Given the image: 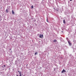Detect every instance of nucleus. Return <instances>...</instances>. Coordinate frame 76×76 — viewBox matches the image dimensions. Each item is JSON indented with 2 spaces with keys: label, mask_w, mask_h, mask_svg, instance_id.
Returning <instances> with one entry per match:
<instances>
[{
  "label": "nucleus",
  "mask_w": 76,
  "mask_h": 76,
  "mask_svg": "<svg viewBox=\"0 0 76 76\" xmlns=\"http://www.w3.org/2000/svg\"><path fill=\"white\" fill-rule=\"evenodd\" d=\"M57 42V40H54V42Z\"/></svg>",
  "instance_id": "nucleus-9"
},
{
  "label": "nucleus",
  "mask_w": 76,
  "mask_h": 76,
  "mask_svg": "<svg viewBox=\"0 0 76 76\" xmlns=\"http://www.w3.org/2000/svg\"><path fill=\"white\" fill-rule=\"evenodd\" d=\"M12 13L13 15L14 14H15V12H14V11L13 10H12Z\"/></svg>",
  "instance_id": "nucleus-5"
},
{
  "label": "nucleus",
  "mask_w": 76,
  "mask_h": 76,
  "mask_svg": "<svg viewBox=\"0 0 76 76\" xmlns=\"http://www.w3.org/2000/svg\"><path fill=\"white\" fill-rule=\"evenodd\" d=\"M18 72H19L20 75L18 76V75H17V76H22V74H21V72H19V71H18Z\"/></svg>",
  "instance_id": "nucleus-2"
},
{
  "label": "nucleus",
  "mask_w": 76,
  "mask_h": 76,
  "mask_svg": "<svg viewBox=\"0 0 76 76\" xmlns=\"http://www.w3.org/2000/svg\"><path fill=\"white\" fill-rule=\"evenodd\" d=\"M10 50H12V49H10Z\"/></svg>",
  "instance_id": "nucleus-14"
},
{
  "label": "nucleus",
  "mask_w": 76,
  "mask_h": 76,
  "mask_svg": "<svg viewBox=\"0 0 76 76\" xmlns=\"http://www.w3.org/2000/svg\"><path fill=\"white\" fill-rule=\"evenodd\" d=\"M4 67H5L6 66V65H4Z\"/></svg>",
  "instance_id": "nucleus-11"
},
{
  "label": "nucleus",
  "mask_w": 76,
  "mask_h": 76,
  "mask_svg": "<svg viewBox=\"0 0 76 76\" xmlns=\"http://www.w3.org/2000/svg\"><path fill=\"white\" fill-rule=\"evenodd\" d=\"M63 22H64V24H66V22L65 21V20H64Z\"/></svg>",
  "instance_id": "nucleus-6"
},
{
  "label": "nucleus",
  "mask_w": 76,
  "mask_h": 76,
  "mask_svg": "<svg viewBox=\"0 0 76 76\" xmlns=\"http://www.w3.org/2000/svg\"><path fill=\"white\" fill-rule=\"evenodd\" d=\"M70 0V1H72V0Z\"/></svg>",
  "instance_id": "nucleus-13"
},
{
  "label": "nucleus",
  "mask_w": 76,
  "mask_h": 76,
  "mask_svg": "<svg viewBox=\"0 0 76 76\" xmlns=\"http://www.w3.org/2000/svg\"><path fill=\"white\" fill-rule=\"evenodd\" d=\"M37 52L36 53L34 54H35V55H37Z\"/></svg>",
  "instance_id": "nucleus-10"
},
{
  "label": "nucleus",
  "mask_w": 76,
  "mask_h": 76,
  "mask_svg": "<svg viewBox=\"0 0 76 76\" xmlns=\"http://www.w3.org/2000/svg\"><path fill=\"white\" fill-rule=\"evenodd\" d=\"M47 22H48V19L47 18Z\"/></svg>",
  "instance_id": "nucleus-12"
},
{
  "label": "nucleus",
  "mask_w": 76,
  "mask_h": 76,
  "mask_svg": "<svg viewBox=\"0 0 76 76\" xmlns=\"http://www.w3.org/2000/svg\"><path fill=\"white\" fill-rule=\"evenodd\" d=\"M6 12L7 13H8L9 11H8V10H7V9L6 10Z\"/></svg>",
  "instance_id": "nucleus-7"
},
{
  "label": "nucleus",
  "mask_w": 76,
  "mask_h": 76,
  "mask_svg": "<svg viewBox=\"0 0 76 76\" xmlns=\"http://www.w3.org/2000/svg\"><path fill=\"white\" fill-rule=\"evenodd\" d=\"M68 42L69 43V45H72V43H71L70 42L68 41Z\"/></svg>",
  "instance_id": "nucleus-4"
},
{
  "label": "nucleus",
  "mask_w": 76,
  "mask_h": 76,
  "mask_svg": "<svg viewBox=\"0 0 76 76\" xmlns=\"http://www.w3.org/2000/svg\"><path fill=\"white\" fill-rule=\"evenodd\" d=\"M39 38H43V34H40L39 35Z\"/></svg>",
  "instance_id": "nucleus-1"
},
{
  "label": "nucleus",
  "mask_w": 76,
  "mask_h": 76,
  "mask_svg": "<svg viewBox=\"0 0 76 76\" xmlns=\"http://www.w3.org/2000/svg\"><path fill=\"white\" fill-rule=\"evenodd\" d=\"M66 71L64 69H63V70L62 71L61 73H63V72H66Z\"/></svg>",
  "instance_id": "nucleus-3"
},
{
  "label": "nucleus",
  "mask_w": 76,
  "mask_h": 76,
  "mask_svg": "<svg viewBox=\"0 0 76 76\" xmlns=\"http://www.w3.org/2000/svg\"><path fill=\"white\" fill-rule=\"evenodd\" d=\"M31 8H32V9H33V8H34V6H33V5L31 6Z\"/></svg>",
  "instance_id": "nucleus-8"
}]
</instances>
